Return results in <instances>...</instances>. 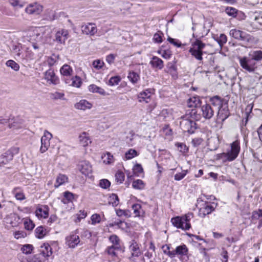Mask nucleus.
<instances>
[{
	"label": "nucleus",
	"instance_id": "obj_1",
	"mask_svg": "<svg viewBox=\"0 0 262 262\" xmlns=\"http://www.w3.org/2000/svg\"><path fill=\"white\" fill-rule=\"evenodd\" d=\"M201 117V115L197 113L196 109H191L189 113L181 117L180 122L181 128L184 132L189 134L193 133L196 129V124L195 120H200Z\"/></svg>",
	"mask_w": 262,
	"mask_h": 262
},
{
	"label": "nucleus",
	"instance_id": "obj_2",
	"mask_svg": "<svg viewBox=\"0 0 262 262\" xmlns=\"http://www.w3.org/2000/svg\"><path fill=\"white\" fill-rule=\"evenodd\" d=\"M241 66L245 70L252 72L257 68L256 61L262 60V51H255L249 54V57H238Z\"/></svg>",
	"mask_w": 262,
	"mask_h": 262
},
{
	"label": "nucleus",
	"instance_id": "obj_3",
	"mask_svg": "<svg viewBox=\"0 0 262 262\" xmlns=\"http://www.w3.org/2000/svg\"><path fill=\"white\" fill-rule=\"evenodd\" d=\"M211 104L218 110L217 121L223 122L229 116L227 104L223 103V100L218 96H214L210 100Z\"/></svg>",
	"mask_w": 262,
	"mask_h": 262
},
{
	"label": "nucleus",
	"instance_id": "obj_4",
	"mask_svg": "<svg viewBox=\"0 0 262 262\" xmlns=\"http://www.w3.org/2000/svg\"><path fill=\"white\" fill-rule=\"evenodd\" d=\"M49 32V29L45 27H31L24 32L23 37L30 42H41V40L45 39L43 37L46 31Z\"/></svg>",
	"mask_w": 262,
	"mask_h": 262
},
{
	"label": "nucleus",
	"instance_id": "obj_5",
	"mask_svg": "<svg viewBox=\"0 0 262 262\" xmlns=\"http://www.w3.org/2000/svg\"><path fill=\"white\" fill-rule=\"evenodd\" d=\"M192 212H188L182 216H178L171 220L172 224L177 228L188 230L191 228L190 220L193 217Z\"/></svg>",
	"mask_w": 262,
	"mask_h": 262
},
{
	"label": "nucleus",
	"instance_id": "obj_6",
	"mask_svg": "<svg viewBox=\"0 0 262 262\" xmlns=\"http://www.w3.org/2000/svg\"><path fill=\"white\" fill-rule=\"evenodd\" d=\"M241 150L240 143L238 140L234 141L230 144V149L226 152H223L222 157L225 158L228 161L234 160L238 156Z\"/></svg>",
	"mask_w": 262,
	"mask_h": 262
},
{
	"label": "nucleus",
	"instance_id": "obj_7",
	"mask_svg": "<svg viewBox=\"0 0 262 262\" xmlns=\"http://www.w3.org/2000/svg\"><path fill=\"white\" fill-rule=\"evenodd\" d=\"M206 45L200 40H196L192 43V47L189 50L191 55L198 60L203 59V50Z\"/></svg>",
	"mask_w": 262,
	"mask_h": 262
},
{
	"label": "nucleus",
	"instance_id": "obj_8",
	"mask_svg": "<svg viewBox=\"0 0 262 262\" xmlns=\"http://www.w3.org/2000/svg\"><path fill=\"white\" fill-rule=\"evenodd\" d=\"M0 124H7L9 128L12 129L20 128L23 126V120L18 118L7 119L0 117Z\"/></svg>",
	"mask_w": 262,
	"mask_h": 262
},
{
	"label": "nucleus",
	"instance_id": "obj_9",
	"mask_svg": "<svg viewBox=\"0 0 262 262\" xmlns=\"http://www.w3.org/2000/svg\"><path fill=\"white\" fill-rule=\"evenodd\" d=\"M77 230L72 232L66 237V245L70 248L74 249L80 243L79 236Z\"/></svg>",
	"mask_w": 262,
	"mask_h": 262
},
{
	"label": "nucleus",
	"instance_id": "obj_10",
	"mask_svg": "<svg viewBox=\"0 0 262 262\" xmlns=\"http://www.w3.org/2000/svg\"><path fill=\"white\" fill-rule=\"evenodd\" d=\"M217 203L214 202H206L200 208L199 215L204 217L206 215L213 212L217 207Z\"/></svg>",
	"mask_w": 262,
	"mask_h": 262
},
{
	"label": "nucleus",
	"instance_id": "obj_11",
	"mask_svg": "<svg viewBox=\"0 0 262 262\" xmlns=\"http://www.w3.org/2000/svg\"><path fill=\"white\" fill-rule=\"evenodd\" d=\"M14 151L18 152V149L16 148H11L7 150L4 154L0 156V167H5L11 160H12L14 155Z\"/></svg>",
	"mask_w": 262,
	"mask_h": 262
},
{
	"label": "nucleus",
	"instance_id": "obj_12",
	"mask_svg": "<svg viewBox=\"0 0 262 262\" xmlns=\"http://www.w3.org/2000/svg\"><path fill=\"white\" fill-rule=\"evenodd\" d=\"M229 34L235 39L245 42H249L251 39L249 34L235 29H231L230 31Z\"/></svg>",
	"mask_w": 262,
	"mask_h": 262
},
{
	"label": "nucleus",
	"instance_id": "obj_13",
	"mask_svg": "<svg viewBox=\"0 0 262 262\" xmlns=\"http://www.w3.org/2000/svg\"><path fill=\"white\" fill-rule=\"evenodd\" d=\"M154 93V90L151 89H148L141 92L138 95V99L139 102H145L146 103L150 102L151 96Z\"/></svg>",
	"mask_w": 262,
	"mask_h": 262
},
{
	"label": "nucleus",
	"instance_id": "obj_14",
	"mask_svg": "<svg viewBox=\"0 0 262 262\" xmlns=\"http://www.w3.org/2000/svg\"><path fill=\"white\" fill-rule=\"evenodd\" d=\"M10 51L16 59L22 60L24 50L20 43H13L10 48Z\"/></svg>",
	"mask_w": 262,
	"mask_h": 262
},
{
	"label": "nucleus",
	"instance_id": "obj_15",
	"mask_svg": "<svg viewBox=\"0 0 262 262\" xmlns=\"http://www.w3.org/2000/svg\"><path fill=\"white\" fill-rule=\"evenodd\" d=\"M52 137V134L46 131L43 136L41 138V146L40 151L41 153L46 152L50 146V140Z\"/></svg>",
	"mask_w": 262,
	"mask_h": 262
},
{
	"label": "nucleus",
	"instance_id": "obj_16",
	"mask_svg": "<svg viewBox=\"0 0 262 262\" xmlns=\"http://www.w3.org/2000/svg\"><path fill=\"white\" fill-rule=\"evenodd\" d=\"M4 220L6 224H10L12 227L17 226L21 221L20 216L14 213L7 215Z\"/></svg>",
	"mask_w": 262,
	"mask_h": 262
},
{
	"label": "nucleus",
	"instance_id": "obj_17",
	"mask_svg": "<svg viewBox=\"0 0 262 262\" xmlns=\"http://www.w3.org/2000/svg\"><path fill=\"white\" fill-rule=\"evenodd\" d=\"M78 169L84 175H89L92 172V166L90 163L86 160H83L78 164Z\"/></svg>",
	"mask_w": 262,
	"mask_h": 262
},
{
	"label": "nucleus",
	"instance_id": "obj_18",
	"mask_svg": "<svg viewBox=\"0 0 262 262\" xmlns=\"http://www.w3.org/2000/svg\"><path fill=\"white\" fill-rule=\"evenodd\" d=\"M36 216L39 219H47L49 214V208L47 205H38L35 211Z\"/></svg>",
	"mask_w": 262,
	"mask_h": 262
},
{
	"label": "nucleus",
	"instance_id": "obj_19",
	"mask_svg": "<svg viewBox=\"0 0 262 262\" xmlns=\"http://www.w3.org/2000/svg\"><path fill=\"white\" fill-rule=\"evenodd\" d=\"M42 11V7L36 3L29 4L25 9V12L29 14H39Z\"/></svg>",
	"mask_w": 262,
	"mask_h": 262
},
{
	"label": "nucleus",
	"instance_id": "obj_20",
	"mask_svg": "<svg viewBox=\"0 0 262 262\" xmlns=\"http://www.w3.org/2000/svg\"><path fill=\"white\" fill-rule=\"evenodd\" d=\"M200 110L202 117L206 119L211 118L214 115V110L209 104L203 105Z\"/></svg>",
	"mask_w": 262,
	"mask_h": 262
},
{
	"label": "nucleus",
	"instance_id": "obj_21",
	"mask_svg": "<svg viewBox=\"0 0 262 262\" xmlns=\"http://www.w3.org/2000/svg\"><path fill=\"white\" fill-rule=\"evenodd\" d=\"M129 250L131 252V256L129 257L130 260L134 261V257H139L141 254L139 244L135 241H132L130 246Z\"/></svg>",
	"mask_w": 262,
	"mask_h": 262
},
{
	"label": "nucleus",
	"instance_id": "obj_22",
	"mask_svg": "<svg viewBox=\"0 0 262 262\" xmlns=\"http://www.w3.org/2000/svg\"><path fill=\"white\" fill-rule=\"evenodd\" d=\"M81 30L83 33L91 36L94 35L97 31L95 24L92 23L83 25L81 27Z\"/></svg>",
	"mask_w": 262,
	"mask_h": 262
},
{
	"label": "nucleus",
	"instance_id": "obj_23",
	"mask_svg": "<svg viewBox=\"0 0 262 262\" xmlns=\"http://www.w3.org/2000/svg\"><path fill=\"white\" fill-rule=\"evenodd\" d=\"M45 79L53 84H56L59 82L58 78L55 75L54 71L52 69H49L45 72Z\"/></svg>",
	"mask_w": 262,
	"mask_h": 262
},
{
	"label": "nucleus",
	"instance_id": "obj_24",
	"mask_svg": "<svg viewBox=\"0 0 262 262\" xmlns=\"http://www.w3.org/2000/svg\"><path fill=\"white\" fill-rule=\"evenodd\" d=\"M39 255L41 256L45 257L46 258L47 257L50 256L52 254V248L48 243H44L40 246L39 248Z\"/></svg>",
	"mask_w": 262,
	"mask_h": 262
},
{
	"label": "nucleus",
	"instance_id": "obj_25",
	"mask_svg": "<svg viewBox=\"0 0 262 262\" xmlns=\"http://www.w3.org/2000/svg\"><path fill=\"white\" fill-rule=\"evenodd\" d=\"M69 32L65 29H61L58 31L55 34V40L57 42L62 43L68 38Z\"/></svg>",
	"mask_w": 262,
	"mask_h": 262
},
{
	"label": "nucleus",
	"instance_id": "obj_26",
	"mask_svg": "<svg viewBox=\"0 0 262 262\" xmlns=\"http://www.w3.org/2000/svg\"><path fill=\"white\" fill-rule=\"evenodd\" d=\"M93 104L86 100L82 99L75 104V107L77 109L86 110L92 107Z\"/></svg>",
	"mask_w": 262,
	"mask_h": 262
},
{
	"label": "nucleus",
	"instance_id": "obj_27",
	"mask_svg": "<svg viewBox=\"0 0 262 262\" xmlns=\"http://www.w3.org/2000/svg\"><path fill=\"white\" fill-rule=\"evenodd\" d=\"M174 252V257L176 255H180V256H185L186 255L188 252V249L187 246L184 245H181L179 246H177Z\"/></svg>",
	"mask_w": 262,
	"mask_h": 262
},
{
	"label": "nucleus",
	"instance_id": "obj_28",
	"mask_svg": "<svg viewBox=\"0 0 262 262\" xmlns=\"http://www.w3.org/2000/svg\"><path fill=\"white\" fill-rule=\"evenodd\" d=\"M151 66L156 69H162L164 67L163 60L157 56H154L150 61Z\"/></svg>",
	"mask_w": 262,
	"mask_h": 262
},
{
	"label": "nucleus",
	"instance_id": "obj_29",
	"mask_svg": "<svg viewBox=\"0 0 262 262\" xmlns=\"http://www.w3.org/2000/svg\"><path fill=\"white\" fill-rule=\"evenodd\" d=\"M60 72L62 76L69 77L73 75V70L70 66L65 64L61 67Z\"/></svg>",
	"mask_w": 262,
	"mask_h": 262
},
{
	"label": "nucleus",
	"instance_id": "obj_30",
	"mask_svg": "<svg viewBox=\"0 0 262 262\" xmlns=\"http://www.w3.org/2000/svg\"><path fill=\"white\" fill-rule=\"evenodd\" d=\"M79 139L80 144L83 146H86L91 143L89 135L86 132H83L79 136Z\"/></svg>",
	"mask_w": 262,
	"mask_h": 262
},
{
	"label": "nucleus",
	"instance_id": "obj_31",
	"mask_svg": "<svg viewBox=\"0 0 262 262\" xmlns=\"http://www.w3.org/2000/svg\"><path fill=\"white\" fill-rule=\"evenodd\" d=\"M201 100L199 97H192L187 101V105L189 107L195 108L200 106Z\"/></svg>",
	"mask_w": 262,
	"mask_h": 262
},
{
	"label": "nucleus",
	"instance_id": "obj_32",
	"mask_svg": "<svg viewBox=\"0 0 262 262\" xmlns=\"http://www.w3.org/2000/svg\"><path fill=\"white\" fill-rule=\"evenodd\" d=\"M68 178L67 176L63 174H59L56 180V183L54 184L55 188H58L59 186L63 185L68 182Z\"/></svg>",
	"mask_w": 262,
	"mask_h": 262
},
{
	"label": "nucleus",
	"instance_id": "obj_33",
	"mask_svg": "<svg viewBox=\"0 0 262 262\" xmlns=\"http://www.w3.org/2000/svg\"><path fill=\"white\" fill-rule=\"evenodd\" d=\"M12 194L17 200L22 201L26 198L24 192L19 188H15L13 189Z\"/></svg>",
	"mask_w": 262,
	"mask_h": 262
},
{
	"label": "nucleus",
	"instance_id": "obj_34",
	"mask_svg": "<svg viewBox=\"0 0 262 262\" xmlns=\"http://www.w3.org/2000/svg\"><path fill=\"white\" fill-rule=\"evenodd\" d=\"M127 78L132 83L135 84L139 80L140 76L134 71H130L128 73Z\"/></svg>",
	"mask_w": 262,
	"mask_h": 262
},
{
	"label": "nucleus",
	"instance_id": "obj_35",
	"mask_svg": "<svg viewBox=\"0 0 262 262\" xmlns=\"http://www.w3.org/2000/svg\"><path fill=\"white\" fill-rule=\"evenodd\" d=\"M120 249L119 246H111L106 249V252L113 257L117 256V252Z\"/></svg>",
	"mask_w": 262,
	"mask_h": 262
},
{
	"label": "nucleus",
	"instance_id": "obj_36",
	"mask_svg": "<svg viewBox=\"0 0 262 262\" xmlns=\"http://www.w3.org/2000/svg\"><path fill=\"white\" fill-rule=\"evenodd\" d=\"M89 90L92 93H98L101 95H105V92L101 88L97 86L95 84H91L88 87Z\"/></svg>",
	"mask_w": 262,
	"mask_h": 262
},
{
	"label": "nucleus",
	"instance_id": "obj_37",
	"mask_svg": "<svg viewBox=\"0 0 262 262\" xmlns=\"http://www.w3.org/2000/svg\"><path fill=\"white\" fill-rule=\"evenodd\" d=\"M24 53L23 54L22 60H31L34 58V53L31 50H29L28 48H27L26 50H24Z\"/></svg>",
	"mask_w": 262,
	"mask_h": 262
},
{
	"label": "nucleus",
	"instance_id": "obj_38",
	"mask_svg": "<svg viewBox=\"0 0 262 262\" xmlns=\"http://www.w3.org/2000/svg\"><path fill=\"white\" fill-rule=\"evenodd\" d=\"M138 154L134 149H129L125 154L124 158L125 160H130L137 156Z\"/></svg>",
	"mask_w": 262,
	"mask_h": 262
},
{
	"label": "nucleus",
	"instance_id": "obj_39",
	"mask_svg": "<svg viewBox=\"0 0 262 262\" xmlns=\"http://www.w3.org/2000/svg\"><path fill=\"white\" fill-rule=\"evenodd\" d=\"M102 159L103 162L105 164H111L114 162V158L113 155L110 152H107L102 156Z\"/></svg>",
	"mask_w": 262,
	"mask_h": 262
},
{
	"label": "nucleus",
	"instance_id": "obj_40",
	"mask_svg": "<svg viewBox=\"0 0 262 262\" xmlns=\"http://www.w3.org/2000/svg\"><path fill=\"white\" fill-rule=\"evenodd\" d=\"M91 224L92 225H96L99 224L101 221V217L100 214L98 213H94L92 215L91 217Z\"/></svg>",
	"mask_w": 262,
	"mask_h": 262
},
{
	"label": "nucleus",
	"instance_id": "obj_41",
	"mask_svg": "<svg viewBox=\"0 0 262 262\" xmlns=\"http://www.w3.org/2000/svg\"><path fill=\"white\" fill-rule=\"evenodd\" d=\"M59 58L58 55H53L52 56L48 57L47 60V64L50 66H53L57 62Z\"/></svg>",
	"mask_w": 262,
	"mask_h": 262
},
{
	"label": "nucleus",
	"instance_id": "obj_42",
	"mask_svg": "<svg viewBox=\"0 0 262 262\" xmlns=\"http://www.w3.org/2000/svg\"><path fill=\"white\" fill-rule=\"evenodd\" d=\"M24 227L26 230H31L34 228V224L32 221L28 218L24 219Z\"/></svg>",
	"mask_w": 262,
	"mask_h": 262
},
{
	"label": "nucleus",
	"instance_id": "obj_43",
	"mask_svg": "<svg viewBox=\"0 0 262 262\" xmlns=\"http://www.w3.org/2000/svg\"><path fill=\"white\" fill-rule=\"evenodd\" d=\"M132 186L136 189H143L144 188V184L141 180H137L133 182Z\"/></svg>",
	"mask_w": 262,
	"mask_h": 262
},
{
	"label": "nucleus",
	"instance_id": "obj_44",
	"mask_svg": "<svg viewBox=\"0 0 262 262\" xmlns=\"http://www.w3.org/2000/svg\"><path fill=\"white\" fill-rule=\"evenodd\" d=\"M35 234L37 238H42L46 234V230L42 226L38 227L35 229Z\"/></svg>",
	"mask_w": 262,
	"mask_h": 262
},
{
	"label": "nucleus",
	"instance_id": "obj_45",
	"mask_svg": "<svg viewBox=\"0 0 262 262\" xmlns=\"http://www.w3.org/2000/svg\"><path fill=\"white\" fill-rule=\"evenodd\" d=\"M115 177L116 181L119 184L122 183L124 181L125 175L121 171H118L116 173Z\"/></svg>",
	"mask_w": 262,
	"mask_h": 262
},
{
	"label": "nucleus",
	"instance_id": "obj_46",
	"mask_svg": "<svg viewBox=\"0 0 262 262\" xmlns=\"http://www.w3.org/2000/svg\"><path fill=\"white\" fill-rule=\"evenodd\" d=\"M7 66L10 67L12 69L15 71H17L19 69V66L15 61L13 60H9L6 62Z\"/></svg>",
	"mask_w": 262,
	"mask_h": 262
},
{
	"label": "nucleus",
	"instance_id": "obj_47",
	"mask_svg": "<svg viewBox=\"0 0 262 262\" xmlns=\"http://www.w3.org/2000/svg\"><path fill=\"white\" fill-rule=\"evenodd\" d=\"M33 249V246L32 245L26 244L22 247L21 250L23 253L29 254L32 253Z\"/></svg>",
	"mask_w": 262,
	"mask_h": 262
},
{
	"label": "nucleus",
	"instance_id": "obj_48",
	"mask_svg": "<svg viewBox=\"0 0 262 262\" xmlns=\"http://www.w3.org/2000/svg\"><path fill=\"white\" fill-rule=\"evenodd\" d=\"M73 199V195L72 193L67 191L64 193V197L62 200V202L64 204H67L69 202L72 201Z\"/></svg>",
	"mask_w": 262,
	"mask_h": 262
},
{
	"label": "nucleus",
	"instance_id": "obj_49",
	"mask_svg": "<svg viewBox=\"0 0 262 262\" xmlns=\"http://www.w3.org/2000/svg\"><path fill=\"white\" fill-rule=\"evenodd\" d=\"M108 202L113 206H117L119 204V199L116 194H112L109 198Z\"/></svg>",
	"mask_w": 262,
	"mask_h": 262
},
{
	"label": "nucleus",
	"instance_id": "obj_50",
	"mask_svg": "<svg viewBox=\"0 0 262 262\" xmlns=\"http://www.w3.org/2000/svg\"><path fill=\"white\" fill-rule=\"evenodd\" d=\"M30 262H47V259L41 255L35 254L30 259Z\"/></svg>",
	"mask_w": 262,
	"mask_h": 262
},
{
	"label": "nucleus",
	"instance_id": "obj_51",
	"mask_svg": "<svg viewBox=\"0 0 262 262\" xmlns=\"http://www.w3.org/2000/svg\"><path fill=\"white\" fill-rule=\"evenodd\" d=\"M175 145L178 147L180 152L183 154H185L188 152V148L185 144L183 143H177Z\"/></svg>",
	"mask_w": 262,
	"mask_h": 262
},
{
	"label": "nucleus",
	"instance_id": "obj_52",
	"mask_svg": "<svg viewBox=\"0 0 262 262\" xmlns=\"http://www.w3.org/2000/svg\"><path fill=\"white\" fill-rule=\"evenodd\" d=\"M225 12L228 15L235 17L236 16L237 10L233 7H227L225 9Z\"/></svg>",
	"mask_w": 262,
	"mask_h": 262
},
{
	"label": "nucleus",
	"instance_id": "obj_53",
	"mask_svg": "<svg viewBox=\"0 0 262 262\" xmlns=\"http://www.w3.org/2000/svg\"><path fill=\"white\" fill-rule=\"evenodd\" d=\"M81 84V81L80 78L78 76H75L72 79V83L70 85L76 88H79Z\"/></svg>",
	"mask_w": 262,
	"mask_h": 262
},
{
	"label": "nucleus",
	"instance_id": "obj_54",
	"mask_svg": "<svg viewBox=\"0 0 262 262\" xmlns=\"http://www.w3.org/2000/svg\"><path fill=\"white\" fill-rule=\"evenodd\" d=\"M135 174L139 176L141 173L143 172V169L141 164H136L133 169Z\"/></svg>",
	"mask_w": 262,
	"mask_h": 262
},
{
	"label": "nucleus",
	"instance_id": "obj_55",
	"mask_svg": "<svg viewBox=\"0 0 262 262\" xmlns=\"http://www.w3.org/2000/svg\"><path fill=\"white\" fill-rule=\"evenodd\" d=\"M163 249V252L165 254H166L170 258H173L174 257V252L173 251L170 250V247L169 246L166 245L162 247Z\"/></svg>",
	"mask_w": 262,
	"mask_h": 262
},
{
	"label": "nucleus",
	"instance_id": "obj_56",
	"mask_svg": "<svg viewBox=\"0 0 262 262\" xmlns=\"http://www.w3.org/2000/svg\"><path fill=\"white\" fill-rule=\"evenodd\" d=\"M116 212L118 216L124 215L126 217H129L130 215L129 211L127 210L117 209Z\"/></svg>",
	"mask_w": 262,
	"mask_h": 262
},
{
	"label": "nucleus",
	"instance_id": "obj_57",
	"mask_svg": "<svg viewBox=\"0 0 262 262\" xmlns=\"http://www.w3.org/2000/svg\"><path fill=\"white\" fill-rule=\"evenodd\" d=\"M216 41L221 47L224 44L227 42V37L224 34H220L219 37L216 38Z\"/></svg>",
	"mask_w": 262,
	"mask_h": 262
},
{
	"label": "nucleus",
	"instance_id": "obj_58",
	"mask_svg": "<svg viewBox=\"0 0 262 262\" xmlns=\"http://www.w3.org/2000/svg\"><path fill=\"white\" fill-rule=\"evenodd\" d=\"M111 185V182L107 179H102L100 180L99 186L103 189H107Z\"/></svg>",
	"mask_w": 262,
	"mask_h": 262
},
{
	"label": "nucleus",
	"instance_id": "obj_59",
	"mask_svg": "<svg viewBox=\"0 0 262 262\" xmlns=\"http://www.w3.org/2000/svg\"><path fill=\"white\" fill-rule=\"evenodd\" d=\"M163 33L161 32L156 33L153 37V40L155 42L161 43L162 42Z\"/></svg>",
	"mask_w": 262,
	"mask_h": 262
},
{
	"label": "nucleus",
	"instance_id": "obj_60",
	"mask_svg": "<svg viewBox=\"0 0 262 262\" xmlns=\"http://www.w3.org/2000/svg\"><path fill=\"white\" fill-rule=\"evenodd\" d=\"M104 64V62L100 59H97L93 62V67L97 70L101 69Z\"/></svg>",
	"mask_w": 262,
	"mask_h": 262
},
{
	"label": "nucleus",
	"instance_id": "obj_61",
	"mask_svg": "<svg viewBox=\"0 0 262 262\" xmlns=\"http://www.w3.org/2000/svg\"><path fill=\"white\" fill-rule=\"evenodd\" d=\"M64 95L63 93L56 92L51 94V98L54 100L64 99Z\"/></svg>",
	"mask_w": 262,
	"mask_h": 262
},
{
	"label": "nucleus",
	"instance_id": "obj_62",
	"mask_svg": "<svg viewBox=\"0 0 262 262\" xmlns=\"http://www.w3.org/2000/svg\"><path fill=\"white\" fill-rule=\"evenodd\" d=\"M121 79L119 76H114L111 77L109 80V84L113 86L117 85L120 81Z\"/></svg>",
	"mask_w": 262,
	"mask_h": 262
},
{
	"label": "nucleus",
	"instance_id": "obj_63",
	"mask_svg": "<svg viewBox=\"0 0 262 262\" xmlns=\"http://www.w3.org/2000/svg\"><path fill=\"white\" fill-rule=\"evenodd\" d=\"M132 209L134 210V214L135 216H140V209H141V206L139 204H135L132 205Z\"/></svg>",
	"mask_w": 262,
	"mask_h": 262
},
{
	"label": "nucleus",
	"instance_id": "obj_64",
	"mask_svg": "<svg viewBox=\"0 0 262 262\" xmlns=\"http://www.w3.org/2000/svg\"><path fill=\"white\" fill-rule=\"evenodd\" d=\"M187 170H183L182 172L178 173L174 175V180L176 181H180L182 180L187 174Z\"/></svg>",
	"mask_w": 262,
	"mask_h": 262
}]
</instances>
